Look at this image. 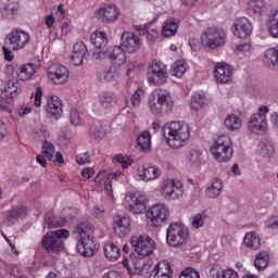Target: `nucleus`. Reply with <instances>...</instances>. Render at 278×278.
Masks as SVG:
<instances>
[{"label": "nucleus", "mask_w": 278, "mask_h": 278, "mask_svg": "<svg viewBox=\"0 0 278 278\" xmlns=\"http://www.w3.org/2000/svg\"><path fill=\"white\" fill-rule=\"evenodd\" d=\"M142 47V39L134 31H125L121 36V47L110 46L103 51L93 52V60H111L113 64L123 66L127 60L126 53H137Z\"/></svg>", "instance_id": "1"}, {"label": "nucleus", "mask_w": 278, "mask_h": 278, "mask_svg": "<svg viewBox=\"0 0 278 278\" xmlns=\"http://www.w3.org/2000/svg\"><path fill=\"white\" fill-rule=\"evenodd\" d=\"M163 136L170 149H181L190 142L192 129L186 122H170L163 126Z\"/></svg>", "instance_id": "2"}, {"label": "nucleus", "mask_w": 278, "mask_h": 278, "mask_svg": "<svg viewBox=\"0 0 278 278\" xmlns=\"http://www.w3.org/2000/svg\"><path fill=\"white\" fill-rule=\"evenodd\" d=\"M77 252L83 257H92L99 249L97 241H94V226L86 222L81 223L76 228Z\"/></svg>", "instance_id": "3"}, {"label": "nucleus", "mask_w": 278, "mask_h": 278, "mask_svg": "<svg viewBox=\"0 0 278 278\" xmlns=\"http://www.w3.org/2000/svg\"><path fill=\"white\" fill-rule=\"evenodd\" d=\"M175 100L166 89H155L148 98V108L154 116H166L173 112Z\"/></svg>", "instance_id": "4"}, {"label": "nucleus", "mask_w": 278, "mask_h": 278, "mask_svg": "<svg viewBox=\"0 0 278 278\" xmlns=\"http://www.w3.org/2000/svg\"><path fill=\"white\" fill-rule=\"evenodd\" d=\"M23 92V87L16 77L7 78L0 87V112L12 114V103L18 94Z\"/></svg>", "instance_id": "5"}, {"label": "nucleus", "mask_w": 278, "mask_h": 278, "mask_svg": "<svg viewBox=\"0 0 278 278\" xmlns=\"http://www.w3.org/2000/svg\"><path fill=\"white\" fill-rule=\"evenodd\" d=\"M210 153L219 164H226L233 157V140L227 134L219 135L210 146Z\"/></svg>", "instance_id": "6"}, {"label": "nucleus", "mask_w": 278, "mask_h": 278, "mask_svg": "<svg viewBox=\"0 0 278 278\" xmlns=\"http://www.w3.org/2000/svg\"><path fill=\"white\" fill-rule=\"evenodd\" d=\"M170 220V206L164 202H157L149 207L146 213L148 229H160Z\"/></svg>", "instance_id": "7"}, {"label": "nucleus", "mask_w": 278, "mask_h": 278, "mask_svg": "<svg viewBox=\"0 0 278 278\" xmlns=\"http://www.w3.org/2000/svg\"><path fill=\"white\" fill-rule=\"evenodd\" d=\"M190 241V228L184 223L174 222L166 228V243L174 249H181Z\"/></svg>", "instance_id": "8"}, {"label": "nucleus", "mask_w": 278, "mask_h": 278, "mask_svg": "<svg viewBox=\"0 0 278 278\" xmlns=\"http://www.w3.org/2000/svg\"><path fill=\"white\" fill-rule=\"evenodd\" d=\"M184 182L177 178H165L159 187V194L163 201H179L184 198Z\"/></svg>", "instance_id": "9"}, {"label": "nucleus", "mask_w": 278, "mask_h": 278, "mask_svg": "<svg viewBox=\"0 0 278 278\" xmlns=\"http://www.w3.org/2000/svg\"><path fill=\"white\" fill-rule=\"evenodd\" d=\"M270 109L266 105H261L257 112L252 114L248 121V131L254 136H264L268 131V113Z\"/></svg>", "instance_id": "10"}, {"label": "nucleus", "mask_w": 278, "mask_h": 278, "mask_svg": "<svg viewBox=\"0 0 278 278\" xmlns=\"http://www.w3.org/2000/svg\"><path fill=\"white\" fill-rule=\"evenodd\" d=\"M201 45L204 49L212 51L225 47L227 42V33L223 28L211 27L204 30L200 37Z\"/></svg>", "instance_id": "11"}, {"label": "nucleus", "mask_w": 278, "mask_h": 278, "mask_svg": "<svg viewBox=\"0 0 278 278\" xmlns=\"http://www.w3.org/2000/svg\"><path fill=\"white\" fill-rule=\"evenodd\" d=\"M71 237V232L66 229H59L48 232L41 240V245L48 253H58L64 249V240Z\"/></svg>", "instance_id": "12"}, {"label": "nucleus", "mask_w": 278, "mask_h": 278, "mask_svg": "<svg viewBox=\"0 0 278 278\" xmlns=\"http://www.w3.org/2000/svg\"><path fill=\"white\" fill-rule=\"evenodd\" d=\"M130 244L139 257H151L157 247L155 240L147 233L135 235L130 239Z\"/></svg>", "instance_id": "13"}, {"label": "nucleus", "mask_w": 278, "mask_h": 278, "mask_svg": "<svg viewBox=\"0 0 278 278\" xmlns=\"http://www.w3.org/2000/svg\"><path fill=\"white\" fill-rule=\"evenodd\" d=\"M123 206L125 210L130 212V214L140 216L147 213V207H149V200L147 199V195L140 192H128L124 198Z\"/></svg>", "instance_id": "14"}, {"label": "nucleus", "mask_w": 278, "mask_h": 278, "mask_svg": "<svg viewBox=\"0 0 278 278\" xmlns=\"http://www.w3.org/2000/svg\"><path fill=\"white\" fill-rule=\"evenodd\" d=\"M148 81L152 86H164L168 83V67L160 60L148 65Z\"/></svg>", "instance_id": "15"}, {"label": "nucleus", "mask_w": 278, "mask_h": 278, "mask_svg": "<svg viewBox=\"0 0 278 278\" xmlns=\"http://www.w3.org/2000/svg\"><path fill=\"white\" fill-rule=\"evenodd\" d=\"M29 40H31L29 33L21 28H15L7 35L5 45L10 47L11 51H21V49H25L29 45Z\"/></svg>", "instance_id": "16"}, {"label": "nucleus", "mask_w": 278, "mask_h": 278, "mask_svg": "<svg viewBox=\"0 0 278 278\" xmlns=\"http://www.w3.org/2000/svg\"><path fill=\"white\" fill-rule=\"evenodd\" d=\"M48 79L53 86H66L71 77V71L60 63L51 64L47 70Z\"/></svg>", "instance_id": "17"}, {"label": "nucleus", "mask_w": 278, "mask_h": 278, "mask_svg": "<svg viewBox=\"0 0 278 278\" xmlns=\"http://www.w3.org/2000/svg\"><path fill=\"white\" fill-rule=\"evenodd\" d=\"M162 177V169L156 165L149 163L140 164L136 168V179L143 181V184H151V181H157Z\"/></svg>", "instance_id": "18"}, {"label": "nucleus", "mask_w": 278, "mask_h": 278, "mask_svg": "<svg viewBox=\"0 0 278 278\" xmlns=\"http://www.w3.org/2000/svg\"><path fill=\"white\" fill-rule=\"evenodd\" d=\"M96 16L98 21H101V23L114 25V23H118L121 18V8L114 3L103 4L96 10Z\"/></svg>", "instance_id": "19"}, {"label": "nucleus", "mask_w": 278, "mask_h": 278, "mask_svg": "<svg viewBox=\"0 0 278 278\" xmlns=\"http://www.w3.org/2000/svg\"><path fill=\"white\" fill-rule=\"evenodd\" d=\"M231 31L239 40H248L253 34V22L249 17H239L233 22Z\"/></svg>", "instance_id": "20"}, {"label": "nucleus", "mask_w": 278, "mask_h": 278, "mask_svg": "<svg viewBox=\"0 0 278 278\" xmlns=\"http://www.w3.org/2000/svg\"><path fill=\"white\" fill-rule=\"evenodd\" d=\"M122 264L127 269L128 275H141V273L151 268V263L147 262L144 256H135L131 264H129V258L124 257Z\"/></svg>", "instance_id": "21"}, {"label": "nucleus", "mask_w": 278, "mask_h": 278, "mask_svg": "<svg viewBox=\"0 0 278 278\" xmlns=\"http://www.w3.org/2000/svg\"><path fill=\"white\" fill-rule=\"evenodd\" d=\"M214 79L217 84H231L233 81V67L227 62H218L214 67Z\"/></svg>", "instance_id": "22"}, {"label": "nucleus", "mask_w": 278, "mask_h": 278, "mask_svg": "<svg viewBox=\"0 0 278 278\" xmlns=\"http://www.w3.org/2000/svg\"><path fill=\"white\" fill-rule=\"evenodd\" d=\"M63 108L64 105L62 104L60 97L54 94L47 96L46 112L49 118L60 121V118H62V114H64Z\"/></svg>", "instance_id": "23"}, {"label": "nucleus", "mask_w": 278, "mask_h": 278, "mask_svg": "<svg viewBox=\"0 0 278 278\" xmlns=\"http://www.w3.org/2000/svg\"><path fill=\"white\" fill-rule=\"evenodd\" d=\"M40 66V60H38L36 63H25L20 65L17 71L20 81H29V79H31V77L38 73Z\"/></svg>", "instance_id": "24"}, {"label": "nucleus", "mask_w": 278, "mask_h": 278, "mask_svg": "<svg viewBox=\"0 0 278 278\" xmlns=\"http://www.w3.org/2000/svg\"><path fill=\"white\" fill-rule=\"evenodd\" d=\"M88 47H86V43H84L83 41H78L74 45L70 58L74 66H81V64H84V59L88 58Z\"/></svg>", "instance_id": "25"}, {"label": "nucleus", "mask_w": 278, "mask_h": 278, "mask_svg": "<svg viewBox=\"0 0 278 278\" xmlns=\"http://www.w3.org/2000/svg\"><path fill=\"white\" fill-rule=\"evenodd\" d=\"M131 231V218L125 216H116L114 219V232L119 238L129 236Z\"/></svg>", "instance_id": "26"}, {"label": "nucleus", "mask_w": 278, "mask_h": 278, "mask_svg": "<svg viewBox=\"0 0 278 278\" xmlns=\"http://www.w3.org/2000/svg\"><path fill=\"white\" fill-rule=\"evenodd\" d=\"M150 278H173V266L168 261H160L152 271Z\"/></svg>", "instance_id": "27"}, {"label": "nucleus", "mask_w": 278, "mask_h": 278, "mask_svg": "<svg viewBox=\"0 0 278 278\" xmlns=\"http://www.w3.org/2000/svg\"><path fill=\"white\" fill-rule=\"evenodd\" d=\"M243 247L250 251L262 249V237L256 231H249L243 236Z\"/></svg>", "instance_id": "28"}, {"label": "nucleus", "mask_w": 278, "mask_h": 278, "mask_svg": "<svg viewBox=\"0 0 278 278\" xmlns=\"http://www.w3.org/2000/svg\"><path fill=\"white\" fill-rule=\"evenodd\" d=\"M265 23L268 36L278 40V9L267 15Z\"/></svg>", "instance_id": "29"}, {"label": "nucleus", "mask_w": 278, "mask_h": 278, "mask_svg": "<svg viewBox=\"0 0 278 278\" xmlns=\"http://www.w3.org/2000/svg\"><path fill=\"white\" fill-rule=\"evenodd\" d=\"M116 100L112 96H102L92 103V110L96 113L105 112L110 108H114Z\"/></svg>", "instance_id": "30"}, {"label": "nucleus", "mask_w": 278, "mask_h": 278, "mask_svg": "<svg viewBox=\"0 0 278 278\" xmlns=\"http://www.w3.org/2000/svg\"><path fill=\"white\" fill-rule=\"evenodd\" d=\"M267 5L264 0H249L247 3V12L250 16H262Z\"/></svg>", "instance_id": "31"}, {"label": "nucleus", "mask_w": 278, "mask_h": 278, "mask_svg": "<svg viewBox=\"0 0 278 278\" xmlns=\"http://www.w3.org/2000/svg\"><path fill=\"white\" fill-rule=\"evenodd\" d=\"M179 29V21L177 18L170 17L163 23L161 35L163 38H173L177 35Z\"/></svg>", "instance_id": "32"}, {"label": "nucleus", "mask_w": 278, "mask_h": 278, "mask_svg": "<svg viewBox=\"0 0 278 278\" xmlns=\"http://www.w3.org/2000/svg\"><path fill=\"white\" fill-rule=\"evenodd\" d=\"M90 42L96 49H105L108 47V33L97 29L90 35Z\"/></svg>", "instance_id": "33"}, {"label": "nucleus", "mask_w": 278, "mask_h": 278, "mask_svg": "<svg viewBox=\"0 0 278 278\" xmlns=\"http://www.w3.org/2000/svg\"><path fill=\"white\" fill-rule=\"evenodd\" d=\"M256 153L261 155L262 157H265V160H270L275 157V143L273 141L263 140L257 144Z\"/></svg>", "instance_id": "34"}, {"label": "nucleus", "mask_w": 278, "mask_h": 278, "mask_svg": "<svg viewBox=\"0 0 278 278\" xmlns=\"http://www.w3.org/2000/svg\"><path fill=\"white\" fill-rule=\"evenodd\" d=\"M223 194V179L215 177L211 180L210 187L205 190L207 199H218Z\"/></svg>", "instance_id": "35"}, {"label": "nucleus", "mask_w": 278, "mask_h": 278, "mask_svg": "<svg viewBox=\"0 0 278 278\" xmlns=\"http://www.w3.org/2000/svg\"><path fill=\"white\" fill-rule=\"evenodd\" d=\"M206 105L207 99L205 98V93L195 92L191 96L189 108L192 112H201V110H205Z\"/></svg>", "instance_id": "36"}, {"label": "nucleus", "mask_w": 278, "mask_h": 278, "mask_svg": "<svg viewBox=\"0 0 278 278\" xmlns=\"http://www.w3.org/2000/svg\"><path fill=\"white\" fill-rule=\"evenodd\" d=\"M224 125L227 131L238 134L242 129V118L236 114H229L226 116Z\"/></svg>", "instance_id": "37"}, {"label": "nucleus", "mask_w": 278, "mask_h": 278, "mask_svg": "<svg viewBox=\"0 0 278 278\" xmlns=\"http://www.w3.org/2000/svg\"><path fill=\"white\" fill-rule=\"evenodd\" d=\"M263 63L267 68H276L278 66V46L268 48L263 54Z\"/></svg>", "instance_id": "38"}, {"label": "nucleus", "mask_w": 278, "mask_h": 278, "mask_svg": "<svg viewBox=\"0 0 278 278\" xmlns=\"http://www.w3.org/2000/svg\"><path fill=\"white\" fill-rule=\"evenodd\" d=\"M104 257L109 262H118L121 260V249L114 242H106L103 245Z\"/></svg>", "instance_id": "39"}, {"label": "nucleus", "mask_w": 278, "mask_h": 278, "mask_svg": "<svg viewBox=\"0 0 278 278\" xmlns=\"http://www.w3.org/2000/svg\"><path fill=\"white\" fill-rule=\"evenodd\" d=\"M190 70V66L188 65V62L184 59H179L172 65V75L173 77H177L178 79H181L186 73Z\"/></svg>", "instance_id": "40"}, {"label": "nucleus", "mask_w": 278, "mask_h": 278, "mask_svg": "<svg viewBox=\"0 0 278 278\" xmlns=\"http://www.w3.org/2000/svg\"><path fill=\"white\" fill-rule=\"evenodd\" d=\"M203 164V152L200 150H191L187 155V166L189 168H201Z\"/></svg>", "instance_id": "41"}, {"label": "nucleus", "mask_w": 278, "mask_h": 278, "mask_svg": "<svg viewBox=\"0 0 278 278\" xmlns=\"http://www.w3.org/2000/svg\"><path fill=\"white\" fill-rule=\"evenodd\" d=\"M121 77V72L116 67H111L99 73L98 78L102 84H110V81H116Z\"/></svg>", "instance_id": "42"}, {"label": "nucleus", "mask_w": 278, "mask_h": 278, "mask_svg": "<svg viewBox=\"0 0 278 278\" xmlns=\"http://www.w3.org/2000/svg\"><path fill=\"white\" fill-rule=\"evenodd\" d=\"M31 136L35 140H45V138H49V129L42 123L35 122L31 125Z\"/></svg>", "instance_id": "43"}, {"label": "nucleus", "mask_w": 278, "mask_h": 278, "mask_svg": "<svg viewBox=\"0 0 278 278\" xmlns=\"http://www.w3.org/2000/svg\"><path fill=\"white\" fill-rule=\"evenodd\" d=\"M269 263L270 254L266 251H261L255 256L254 267L256 268V270H266Z\"/></svg>", "instance_id": "44"}, {"label": "nucleus", "mask_w": 278, "mask_h": 278, "mask_svg": "<svg viewBox=\"0 0 278 278\" xmlns=\"http://www.w3.org/2000/svg\"><path fill=\"white\" fill-rule=\"evenodd\" d=\"M151 131L143 130L137 137V144L141 151H151Z\"/></svg>", "instance_id": "45"}, {"label": "nucleus", "mask_w": 278, "mask_h": 278, "mask_svg": "<svg viewBox=\"0 0 278 278\" xmlns=\"http://www.w3.org/2000/svg\"><path fill=\"white\" fill-rule=\"evenodd\" d=\"M205 220H207V212L201 211L190 217L189 224L192 229H201L202 227H205Z\"/></svg>", "instance_id": "46"}, {"label": "nucleus", "mask_w": 278, "mask_h": 278, "mask_svg": "<svg viewBox=\"0 0 278 278\" xmlns=\"http://www.w3.org/2000/svg\"><path fill=\"white\" fill-rule=\"evenodd\" d=\"M2 16L4 18H16L18 16V3L9 1L2 8Z\"/></svg>", "instance_id": "47"}, {"label": "nucleus", "mask_w": 278, "mask_h": 278, "mask_svg": "<svg viewBox=\"0 0 278 278\" xmlns=\"http://www.w3.org/2000/svg\"><path fill=\"white\" fill-rule=\"evenodd\" d=\"M265 229L278 233V214H271L265 218Z\"/></svg>", "instance_id": "48"}, {"label": "nucleus", "mask_w": 278, "mask_h": 278, "mask_svg": "<svg viewBox=\"0 0 278 278\" xmlns=\"http://www.w3.org/2000/svg\"><path fill=\"white\" fill-rule=\"evenodd\" d=\"M142 97H144V90L142 88H138L130 97V104L134 110H138L140 108V103H142Z\"/></svg>", "instance_id": "49"}, {"label": "nucleus", "mask_w": 278, "mask_h": 278, "mask_svg": "<svg viewBox=\"0 0 278 278\" xmlns=\"http://www.w3.org/2000/svg\"><path fill=\"white\" fill-rule=\"evenodd\" d=\"M113 164H121L122 168H129L134 164V159L127 155L117 154L113 157Z\"/></svg>", "instance_id": "50"}, {"label": "nucleus", "mask_w": 278, "mask_h": 278, "mask_svg": "<svg viewBox=\"0 0 278 278\" xmlns=\"http://www.w3.org/2000/svg\"><path fill=\"white\" fill-rule=\"evenodd\" d=\"M41 153L47 160H53V155H55V146L49 140L43 141Z\"/></svg>", "instance_id": "51"}, {"label": "nucleus", "mask_w": 278, "mask_h": 278, "mask_svg": "<svg viewBox=\"0 0 278 278\" xmlns=\"http://www.w3.org/2000/svg\"><path fill=\"white\" fill-rule=\"evenodd\" d=\"M48 227H64L68 223V219L65 217H54V218H48L46 220Z\"/></svg>", "instance_id": "52"}, {"label": "nucleus", "mask_w": 278, "mask_h": 278, "mask_svg": "<svg viewBox=\"0 0 278 278\" xmlns=\"http://www.w3.org/2000/svg\"><path fill=\"white\" fill-rule=\"evenodd\" d=\"M73 140V134L68 130H62L59 134V142L63 144V147H66L71 143Z\"/></svg>", "instance_id": "53"}, {"label": "nucleus", "mask_w": 278, "mask_h": 278, "mask_svg": "<svg viewBox=\"0 0 278 278\" xmlns=\"http://www.w3.org/2000/svg\"><path fill=\"white\" fill-rule=\"evenodd\" d=\"M217 276L218 278H240V275L231 267L223 269Z\"/></svg>", "instance_id": "54"}, {"label": "nucleus", "mask_w": 278, "mask_h": 278, "mask_svg": "<svg viewBox=\"0 0 278 278\" xmlns=\"http://www.w3.org/2000/svg\"><path fill=\"white\" fill-rule=\"evenodd\" d=\"M70 123L71 125H74L77 127L78 125H81V115L79 114V111L72 109L70 112Z\"/></svg>", "instance_id": "55"}, {"label": "nucleus", "mask_w": 278, "mask_h": 278, "mask_svg": "<svg viewBox=\"0 0 278 278\" xmlns=\"http://www.w3.org/2000/svg\"><path fill=\"white\" fill-rule=\"evenodd\" d=\"M179 278H201V274H199V270L189 267L182 270Z\"/></svg>", "instance_id": "56"}, {"label": "nucleus", "mask_w": 278, "mask_h": 278, "mask_svg": "<svg viewBox=\"0 0 278 278\" xmlns=\"http://www.w3.org/2000/svg\"><path fill=\"white\" fill-rule=\"evenodd\" d=\"M76 162L80 166H84V164H90L92 162V156L89 152H83L76 156Z\"/></svg>", "instance_id": "57"}, {"label": "nucleus", "mask_w": 278, "mask_h": 278, "mask_svg": "<svg viewBox=\"0 0 278 278\" xmlns=\"http://www.w3.org/2000/svg\"><path fill=\"white\" fill-rule=\"evenodd\" d=\"M235 53L237 55H247L251 53V43H241L235 47Z\"/></svg>", "instance_id": "58"}, {"label": "nucleus", "mask_w": 278, "mask_h": 278, "mask_svg": "<svg viewBox=\"0 0 278 278\" xmlns=\"http://www.w3.org/2000/svg\"><path fill=\"white\" fill-rule=\"evenodd\" d=\"M109 174L108 170L105 169H101L94 177L93 179V184L99 188V186H101L103 184V181L105 182V180L108 179Z\"/></svg>", "instance_id": "59"}, {"label": "nucleus", "mask_w": 278, "mask_h": 278, "mask_svg": "<svg viewBox=\"0 0 278 278\" xmlns=\"http://www.w3.org/2000/svg\"><path fill=\"white\" fill-rule=\"evenodd\" d=\"M90 131L96 138H104L105 137V128L101 125H92L90 126Z\"/></svg>", "instance_id": "60"}, {"label": "nucleus", "mask_w": 278, "mask_h": 278, "mask_svg": "<svg viewBox=\"0 0 278 278\" xmlns=\"http://www.w3.org/2000/svg\"><path fill=\"white\" fill-rule=\"evenodd\" d=\"M160 39V31L157 29H149L147 33V42L149 45H153V42H157Z\"/></svg>", "instance_id": "61"}, {"label": "nucleus", "mask_w": 278, "mask_h": 278, "mask_svg": "<svg viewBox=\"0 0 278 278\" xmlns=\"http://www.w3.org/2000/svg\"><path fill=\"white\" fill-rule=\"evenodd\" d=\"M104 194L108 199L114 201V189L112 188V180H109V178L104 181Z\"/></svg>", "instance_id": "62"}, {"label": "nucleus", "mask_w": 278, "mask_h": 278, "mask_svg": "<svg viewBox=\"0 0 278 278\" xmlns=\"http://www.w3.org/2000/svg\"><path fill=\"white\" fill-rule=\"evenodd\" d=\"M31 112H33V109L30 104H22L17 110V115L21 118H25L26 116H29Z\"/></svg>", "instance_id": "63"}, {"label": "nucleus", "mask_w": 278, "mask_h": 278, "mask_svg": "<svg viewBox=\"0 0 278 278\" xmlns=\"http://www.w3.org/2000/svg\"><path fill=\"white\" fill-rule=\"evenodd\" d=\"M34 105L35 108H42V88L37 87L34 96Z\"/></svg>", "instance_id": "64"}]
</instances>
